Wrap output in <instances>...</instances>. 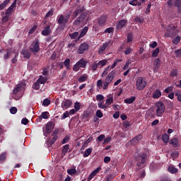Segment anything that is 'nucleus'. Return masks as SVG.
Wrapping results in <instances>:
<instances>
[{"label":"nucleus","instance_id":"obj_1","mask_svg":"<svg viewBox=\"0 0 181 181\" xmlns=\"http://www.w3.org/2000/svg\"><path fill=\"white\" fill-rule=\"evenodd\" d=\"M78 15H80L79 17L74 21V25L76 26L80 25V23L87 18V15H88V12L86 11V7H84V6H78L76 7L71 16L72 19H76Z\"/></svg>","mask_w":181,"mask_h":181},{"label":"nucleus","instance_id":"obj_2","mask_svg":"<svg viewBox=\"0 0 181 181\" xmlns=\"http://www.w3.org/2000/svg\"><path fill=\"white\" fill-rule=\"evenodd\" d=\"M16 9V1L9 6V8L5 12H1L2 22L3 23H6L9 21V16L13 13V11Z\"/></svg>","mask_w":181,"mask_h":181},{"label":"nucleus","instance_id":"obj_3","mask_svg":"<svg viewBox=\"0 0 181 181\" xmlns=\"http://www.w3.org/2000/svg\"><path fill=\"white\" fill-rule=\"evenodd\" d=\"M147 156H148L145 153L135 156L134 160L136 162H137V170H141V169H143V168L145 166Z\"/></svg>","mask_w":181,"mask_h":181},{"label":"nucleus","instance_id":"obj_4","mask_svg":"<svg viewBox=\"0 0 181 181\" xmlns=\"http://www.w3.org/2000/svg\"><path fill=\"white\" fill-rule=\"evenodd\" d=\"M30 50L33 54H36V53L40 52V40H39V38H35L32 42L30 46Z\"/></svg>","mask_w":181,"mask_h":181},{"label":"nucleus","instance_id":"obj_5","mask_svg":"<svg viewBox=\"0 0 181 181\" xmlns=\"http://www.w3.org/2000/svg\"><path fill=\"white\" fill-rule=\"evenodd\" d=\"M146 81L144 80L142 76H139L137 78L136 81V87L138 91H142L145 87H146Z\"/></svg>","mask_w":181,"mask_h":181},{"label":"nucleus","instance_id":"obj_6","mask_svg":"<svg viewBox=\"0 0 181 181\" xmlns=\"http://www.w3.org/2000/svg\"><path fill=\"white\" fill-rule=\"evenodd\" d=\"M156 115L158 117H162L163 115V113L165 112V110H166V107H165V104H163V102H158L156 103Z\"/></svg>","mask_w":181,"mask_h":181},{"label":"nucleus","instance_id":"obj_7","mask_svg":"<svg viewBox=\"0 0 181 181\" xmlns=\"http://www.w3.org/2000/svg\"><path fill=\"white\" fill-rule=\"evenodd\" d=\"M86 67H87V62H86L83 59H81L74 65L73 71H78L80 69H86Z\"/></svg>","mask_w":181,"mask_h":181},{"label":"nucleus","instance_id":"obj_8","mask_svg":"<svg viewBox=\"0 0 181 181\" xmlns=\"http://www.w3.org/2000/svg\"><path fill=\"white\" fill-rule=\"evenodd\" d=\"M177 26L173 25L170 29L167 30L165 34L166 37H175L177 36L178 30H176Z\"/></svg>","mask_w":181,"mask_h":181},{"label":"nucleus","instance_id":"obj_9","mask_svg":"<svg viewBox=\"0 0 181 181\" xmlns=\"http://www.w3.org/2000/svg\"><path fill=\"white\" fill-rule=\"evenodd\" d=\"M90 49V45L87 42H83L79 45V47L77 50L78 54H83L84 52H87Z\"/></svg>","mask_w":181,"mask_h":181},{"label":"nucleus","instance_id":"obj_10","mask_svg":"<svg viewBox=\"0 0 181 181\" xmlns=\"http://www.w3.org/2000/svg\"><path fill=\"white\" fill-rule=\"evenodd\" d=\"M54 128V124H53V122H48L45 126V130L44 131V135L45 136H47L52 131H53Z\"/></svg>","mask_w":181,"mask_h":181},{"label":"nucleus","instance_id":"obj_11","mask_svg":"<svg viewBox=\"0 0 181 181\" xmlns=\"http://www.w3.org/2000/svg\"><path fill=\"white\" fill-rule=\"evenodd\" d=\"M23 87H25V83H20L17 84L13 90V94L14 95H18V93H20V91L23 90Z\"/></svg>","mask_w":181,"mask_h":181},{"label":"nucleus","instance_id":"obj_12","mask_svg":"<svg viewBox=\"0 0 181 181\" xmlns=\"http://www.w3.org/2000/svg\"><path fill=\"white\" fill-rule=\"evenodd\" d=\"M127 23V20H125V19L117 21L116 29L117 30H121V29H122V28H125Z\"/></svg>","mask_w":181,"mask_h":181},{"label":"nucleus","instance_id":"obj_13","mask_svg":"<svg viewBox=\"0 0 181 181\" xmlns=\"http://www.w3.org/2000/svg\"><path fill=\"white\" fill-rule=\"evenodd\" d=\"M110 45H112V42L111 43V41H108L107 42L103 43V46L100 47L99 48V54H103V53H104L105 50L107 49V47H108Z\"/></svg>","mask_w":181,"mask_h":181},{"label":"nucleus","instance_id":"obj_14","mask_svg":"<svg viewBox=\"0 0 181 181\" xmlns=\"http://www.w3.org/2000/svg\"><path fill=\"white\" fill-rule=\"evenodd\" d=\"M105 22H107L106 16H101L98 19V23L99 26H105Z\"/></svg>","mask_w":181,"mask_h":181},{"label":"nucleus","instance_id":"obj_15","mask_svg":"<svg viewBox=\"0 0 181 181\" xmlns=\"http://www.w3.org/2000/svg\"><path fill=\"white\" fill-rule=\"evenodd\" d=\"M115 76V72L112 71V72L109 73L107 76L106 77L105 81L109 84L111 83L112 80H114V76Z\"/></svg>","mask_w":181,"mask_h":181},{"label":"nucleus","instance_id":"obj_16","mask_svg":"<svg viewBox=\"0 0 181 181\" xmlns=\"http://www.w3.org/2000/svg\"><path fill=\"white\" fill-rule=\"evenodd\" d=\"M52 33V28H50V25H47L45 27L44 30L42 31L41 34L42 36H49Z\"/></svg>","mask_w":181,"mask_h":181},{"label":"nucleus","instance_id":"obj_17","mask_svg":"<svg viewBox=\"0 0 181 181\" xmlns=\"http://www.w3.org/2000/svg\"><path fill=\"white\" fill-rule=\"evenodd\" d=\"M159 67H160V59L157 58L153 62V71H158Z\"/></svg>","mask_w":181,"mask_h":181},{"label":"nucleus","instance_id":"obj_18","mask_svg":"<svg viewBox=\"0 0 181 181\" xmlns=\"http://www.w3.org/2000/svg\"><path fill=\"white\" fill-rule=\"evenodd\" d=\"M59 136H54L52 139L50 138L47 139V145L48 146V148H50V146H52L54 142H56V141H57Z\"/></svg>","mask_w":181,"mask_h":181},{"label":"nucleus","instance_id":"obj_19","mask_svg":"<svg viewBox=\"0 0 181 181\" xmlns=\"http://www.w3.org/2000/svg\"><path fill=\"white\" fill-rule=\"evenodd\" d=\"M69 148L70 145L69 144H66L62 146L61 158H64V156H66V154L69 152Z\"/></svg>","mask_w":181,"mask_h":181},{"label":"nucleus","instance_id":"obj_20","mask_svg":"<svg viewBox=\"0 0 181 181\" xmlns=\"http://www.w3.org/2000/svg\"><path fill=\"white\" fill-rule=\"evenodd\" d=\"M21 54H23L24 59H30V56H32V53L25 49H22Z\"/></svg>","mask_w":181,"mask_h":181},{"label":"nucleus","instance_id":"obj_21","mask_svg":"<svg viewBox=\"0 0 181 181\" xmlns=\"http://www.w3.org/2000/svg\"><path fill=\"white\" fill-rule=\"evenodd\" d=\"M142 139L141 135L136 136L134 138H133L132 140H130L131 145H135L139 142V140Z\"/></svg>","mask_w":181,"mask_h":181},{"label":"nucleus","instance_id":"obj_22","mask_svg":"<svg viewBox=\"0 0 181 181\" xmlns=\"http://www.w3.org/2000/svg\"><path fill=\"white\" fill-rule=\"evenodd\" d=\"M162 96V92L159 89H156L154 93H153L152 98H154V100H156L158 98H160Z\"/></svg>","mask_w":181,"mask_h":181},{"label":"nucleus","instance_id":"obj_23","mask_svg":"<svg viewBox=\"0 0 181 181\" xmlns=\"http://www.w3.org/2000/svg\"><path fill=\"white\" fill-rule=\"evenodd\" d=\"M87 32H88V27L86 26L81 31V33L78 37V39H81V37H84V36H86V35H87Z\"/></svg>","mask_w":181,"mask_h":181},{"label":"nucleus","instance_id":"obj_24","mask_svg":"<svg viewBox=\"0 0 181 181\" xmlns=\"http://www.w3.org/2000/svg\"><path fill=\"white\" fill-rule=\"evenodd\" d=\"M170 145H172L173 148H177L179 146V139L174 138L170 141Z\"/></svg>","mask_w":181,"mask_h":181},{"label":"nucleus","instance_id":"obj_25","mask_svg":"<svg viewBox=\"0 0 181 181\" xmlns=\"http://www.w3.org/2000/svg\"><path fill=\"white\" fill-rule=\"evenodd\" d=\"M71 100H66L62 103V107L63 108H65V110H67V108H69V107H71Z\"/></svg>","mask_w":181,"mask_h":181},{"label":"nucleus","instance_id":"obj_26","mask_svg":"<svg viewBox=\"0 0 181 181\" xmlns=\"http://www.w3.org/2000/svg\"><path fill=\"white\" fill-rule=\"evenodd\" d=\"M117 177V175L115 173L108 174L107 177L105 178V181H112V180Z\"/></svg>","mask_w":181,"mask_h":181},{"label":"nucleus","instance_id":"obj_27","mask_svg":"<svg viewBox=\"0 0 181 181\" xmlns=\"http://www.w3.org/2000/svg\"><path fill=\"white\" fill-rule=\"evenodd\" d=\"M135 100H136V98L135 96H132L130 98L124 99V103L125 104H132V103H134Z\"/></svg>","mask_w":181,"mask_h":181},{"label":"nucleus","instance_id":"obj_28","mask_svg":"<svg viewBox=\"0 0 181 181\" xmlns=\"http://www.w3.org/2000/svg\"><path fill=\"white\" fill-rule=\"evenodd\" d=\"M38 83L40 84H45L47 81V78L46 76H40L37 79Z\"/></svg>","mask_w":181,"mask_h":181},{"label":"nucleus","instance_id":"obj_29","mask_svg":"<svg viewBox=\"0 0 181 181\" xmlns=\"http://www.w3.org/2000/svg\"><path fill=\"white\" fill-rule=\"evenodd\" d=\"M91 152H93V148H87L83 155V158H88V156H90V155H91Z\"/></svg>","mask_w":181,"mask_h":181},{"label":"nucleus","instance_id":"obj_30","mask_svg":"<svg viewBox=\"0 0 181 181\" xmlns=\"http://www.w3.org/2000/svg\"><path fill=\"white\" fill-rule=\"evenodd\" d=\"M181 37L180 35H177L173 40L172 42L173 45H177L180 43Z\"/></svg>","mask_w":181,"mask_h":181},{"label":"nucleus","instance_id":"obj_31","mask_svg":"<svg viewBox=\"0 0 181 181\" xmlns=\"http://www.w3.org/2000/svg\"><path fill=\"white\" fill-rule=\"evenodd\" d=\"M87 78H88V76L86 74L82 75L78 79V83H84V81H87Z\"/></svg>","mask_w":181,"mask_h":181},{"label":"nucleus","instance_id":"obj_32","mask_svg":"<svg viewBox=\"0 0 181 181\" xmlns=\"http://www.w3.org/2000/svg\"><path fill=\"white\" fill-rule=\"evenodd\" d=\"M168 172H170V173L175 174V173H177L178 170H177V168H176L173 166H169L168 167Z\"/></svg>","mask_w":181,"mask_h":181},{"label":"nucleus","instance_id":"obj_33","mask_svg":"<svg viewBox=\"0 0 181 181\" xmlns=\"http://www.w3.org/2000/svg\"><path fill=\"white\" fill-rule=\"evenodd\" d=\"M129 5H132L133 6H141V5H142L141 1L138 2V1H129Z\"/></svg>","mask_w":181,"mask_h":181},{"label":"nucleus","instance_id":"obj_34","mask_svg":"<svg viewBox=\"0 0 181 181\" xmlns=\"http://www.w3.org/2000/svg\"><path fill=\"white\" fill-rule=\"evenodd\" d=\"M64 66H66V70L70 69V59L67 58L64 62Z\"/></svg>","mask_w":181,"mask_h":181},{"label":"nucleus","instance_id":"obj_35","mask_svg":"<svg viewBox=\"0 0 181 181\" xmlns=\"http://www.w3.org/2000/svg\"><path fill=\"white\" fill-rule=\"evenodd\" d=\"M175 6L178 8V13H181V1H175Z\"/></svg>","mask_w":181,"mask_h":181},{"label":"nucleus","instance_id":"obj_36","mask_svg":"<svg viewBox=\"0 0 181 181\" xmlns=\"http://www.w3.org/2000/svg\"><path fill=\"white\" fill-rule=\"evenodd\" d=\"M6 160V153H2L0 154V162L1 163H4Z\"/></svg>","mask_w":181,"mask_h":181},{"label":"nucleus","instance_id":"obj_37","mask_svg":"<svg viewBox=\"0 0 181 181\" xmlns=\"http://www.w3.org/2000/svg\"><path fill=\"white\" fill-rule=\"evenodd\" d=\"M169 136L167 134H165L164 135H163L162 136V140L164 142V144H168L169 142Z\"/></svg>","mask_w":181,"mask_h":181},{"label":"nucleus","instance_id":"obj_38","mask_svg":"<svg viewBox=\"0 0 181 181\" xmlns=\"http://www.w3.org/2000/svg\"><path fill=\"white\" fill-rule=\"evenodd\" d=\"M134 40V34L132 33H129L127 35V43H129Z\"/></svg>","mask_w":181,"mask_h":181},{"label":"nucleus","instance_id":"obj_39","mask_svg":"<svg viewBox=\"0 0 181 181\" xmlns=\"http://www.w3.org/2000/svg\"><path fill=\"white\" fill-rule=\"evenodd\" d=\"M175 97H177V101H179L180 103H181V90H177V91L175 93Z\"/></svg>","mask_w":181,"mask_h":181},{"label":"nucleus","instance_id":"obj_40","mask_svg":"<svg viewBox=\"0 0 181 181\" xmlns=\"http://www.w3.org/2000/svg\"><path fill=\"white\" fill-rule=\"evenodd\" d=\"M71 16V12H68L66 13L65 16L64 17V23H67L69 22V19H70V16Z\"/></svg>","mask_w":181,"mask_h":181},{"label":"nucleus","instance_id":"obj_41","mask_svg":"<svg viewBox=\"0 0 181 181\" xmlns=\"http://www.w3.org/2000/svg\"><path fill=\"white\" fill-rule=\"evenodd\" d=\"M9 4V1H4L2 4H0V11H2L6 8V6Z\"/></svg>","mask_w":181,"mask_h":181},{"label":"nucleus","instance_id":"obj_42","mask_svg":"<svg viewBox=\"0 0 181 181\" xmlns=\"http://www.w3.org/2000/svg\"><path fill=\"white\" fill-rule=\"evenodd\" d=\"M164 92L166 94H169V93H173V86H168L167 88L164 90Z\"/></svg>","mask_w":181,"mask_h":181},{"label":"nucleus","instance_id":"obj_43","mask_svg":"<svg viewBox=\"0 0 181 181\" xmlns=\"http://www.w3.org/2000/svg\"><path fill=\"white\" fill-rule=\"evenodd\" d=\"M67 173L71 175H76V173H77V170H76V168H71L67 170Z\"/></svg>","mask_w":181,"mask_h":181},{"label":"nucleus","instance_id":"obj_44","mask_svg":"<svg viewBox=\"0 0 181 181\" xmlns=\"http://www.w3.org/2000/svg\"><path fill=\"white\" fill-rule=\"evenodd\" d=\"M58 23H59V25H66V23H64V16H63V15H61L59 17Z\"/></svg>","mask_w":181,"mask_h":181},{"label":"nucleus","instance_id":"obj_45","mask_svg":"<svg viewBox=\"0 0 181 181\" xmlns=\"http://www.w3.org/2000/svg\"><path fill=\"white\" fill-rule=\"evenodd\" d=\"M40 118H43L44 119H47L49 118V112H44L41 114Z\"/></svg>","mask_w":181,"mask_h":181},{"label":"nucleus","instance_id":"obj_46","mask_svg":"<svg viewBox=\"0 0 181 181\" xmlns=\"http://www.w3.org/2000/svg\"><path fill=\"white\" fill-rule=\"evenodd\" d=\"M107 59H103L98 62V65L101 66V67H103V66H105V64H107Z\"/></svg>","mask_w":181,"mask_h":181},{"label":"nucleus","instance_id":"obj_47","mask_svg":"<svg viewBox=\"0 0 181 181\" xmlns=\"http://www.w3.org/2000/svg\"><path fill=\"white\" fill-rule=\"evenodd\" d=\"M70 141V136H66L62 141V144H67Z\"/></svg>","mask_w":181,"mask_h":181},{"label":"nucleus","instance_id":"obj_48","mask_svg":"<svg viewBox=\"0 0 181 181\" xmlns=\"http://www.w3.org/2000/svg\"><path fill=\"white\" fill-rule=\"evenodd\" d=\"M160 49L159 48H156L153 51L152 57H158V54H159Z\"/></svg>","mask_w":181,"mask_h":181},{"label":"nucleus","instance_id":"obj_49","mask_svg":"<svg viewBox=\"0 0 181 181\" xmlns=\"http://www.w3.org/2000/svg\"><path fill=\"white\" fill-rule=\"evenodd\" d=\"M122 62V59H116L114 63L111 65L110 69H112L118 64V63Z\"/></svg>","mask_w":181,"mask_h":181},{"label":"nucleus","instance_id":"obj_50","mask_svg":"<svg viewBox=\"0 0 181 181\" xmlns=\"http://www.w3.org/2000/svg\"><path fill=\"white\" fill-rule=\"evenodd\" d=\"M171 77H176L177 76V69H173L170 74Z\"/></svg>","mask_w":181,"mask_h":181},{"label":"nucleus","instance_id":"obj_51","mask_svg":"<svg viewBox=\"0 0 181 181\" xmlns=\"http://www.w3.org/2000/svg\"><path fill=\"white\" fill-rule=\"evenodd\" d=\"M112 103H114V98L112 97L107 98L106 100L107 105H111Z\"/></svg>","mask_w":181,"mask_h":181},{"label":"nucleus","instance_id":"obj_52","mask_svg":"<svg viewBox=\"0 0 181 181\" xmlns=\"http://www.w3.org/2000/svg\"><path fill=\"white\" fill-rule=\"evenodd\" d=\"M132 63V62L131 60H128L124 67H123V70H127L129 67V64H131Z\"/></svg>","mask_w":181,"mask_h":181},{"label":"nucleus","instance_id":"obj_53","mask_svg":"<svg viewBox=\"0 0 181 181\" xmlns=\"http://www.w3.org/2000/svg\"><path fill=\"white\" fill-rule=\"evenodd\" d=\"M33 88H35V90H39L40 88V82H38V81H36V83H35L33 84Z\"/></svg>","mask_w":181,"mask_h":181},{"label":"nucleus","instance_id":"obj_54","mask_svg":"<svg viewBox=\"0 0 181 181\" xmlns=\"http://www.w3.org/2000/svg\"><path fill=\"white\" fill-rule=\"evenodd\" d=\"M42 105H43L45 107H47L48 105H50V100H49V99H47V98L44 99Z\"/></svg>","mask_w":181,"mask_h":181},{"label":"nucleus","instance_id":"obj_55","mask_svg":"<svg viewBox=\"0 0 181 181\" xmlns=\"http://www.w3.org/2000/svg\"><path fill=\"white\" fill-rule=\"evenodd\" d=\"M172 158L173 159H176V158H179V151H174L171 153Z\"/></svg>","mask_w":181,"mask_h":181},{"label":"nucleus","instance_id":"obj_56","mask_svg":"<svg viewBox=\"0 0 181 181\" xmlns=\"http://www.w3.org/2000/svg\"><path fill=\"white\" fill-rule=\"evenodd\" d=\"M11 114L15 115L16 112H18V108L16 107H12L10 109Z\"/></svg>","mask_w":181,"mask_h":181},{"label":"nucleus","instance_id":"obj_57","mask_svg":"<svg viewBox=\"0 0 181 181\" xmlns=\"http://www.w3.org/2000/svg\"><path fill=\"white\" fill-rule=\"evenodd\" d=\"M101 167H98V168H97L95 170H94L93 172H92V173L95 175V176H96V175L98 174V173H100V172L101 171Z\"/></svg>","mask_w":181,"mask_h":181},{"label":"nucleus","instance_id":"obj_58","mask_svg":"<svg viewBox=\"0 0 181 181\" xmlns=\"http://www.w3.org/2000/svg\"><path fill=\"white\" fill-rule=\"evenodd\" d=\"M54 11H53V8H52L50 11H49L47 13V14H46V16H45V18H50V16H53V13H54Z\"/></svg>","mask_w":181,"mask_h":181},{"label":"nucleus","instance_id":"obj_59","mask_svg":"<svg viewBox=\"0 0 181 181\" xmlns=\"http://www.w3.org/2000/svg\"><path fill=\"white\" fill-rule=\"evenodd\" d=\"M80 107H81L80 105V103H78V102L75 103V104H74L75 111H76V112L79 111L80 110Z\"/></svg>","mask_w":181,"mask_h":181},{"label":"nucleus","instance_id":"obj_60","mask_svg":"<svg viewBox=\"0 0 181 181\" xmlns=\"http://www.w3.org/2000/svg\"><path fill=\"white\" fill-rule=\"evenodd\" d=\"M105 138V135L100 134L99 136H98L97 141H98L99 142H103V141H104Z\"/></svg>","mask_w":181,"mask_h":181},{"label":"nucleus","instance_id":"obj_61","mask_svg":"<svg viewBox=\"0 0 181 181\" xmlns=\"http://www.w3.org/2000/svg\"><path fill=\"white\" fill-rule=\"evenodd\" d=\"M133 49L130 47H127L126 50L124 51V54L128 55L130 54V53H132Z\"/></svg>","mask_w":181,"mask_h":181},{"label":"nucleus","instance_id":"obj_62","mask_svg":"<svg viewBox=\"0 0 181 181\" xmlns=\"http://www.w3.org/2000/svg\"><path fill=\"white\" fill-rule=\"evenodd\" d=\"M175 54L176 57H181V49H176L175 51Z\"/></svg>","mask_w":181,"mask_h":181},{"label":"nucleus","instance_id":"obj_63","mask_svg":"<svg viewBox=\"0 0 181 181\" xmlns=\"http://www.w3.org/2000/svg\"><path fill=\"white\" fill-rule=\"evenodd\" d=\"M69 36L71 37V39H76V37L78 36V32H75L72 34H70Z\"/></svg>","mask_w":181,"mask_h":181},{"label":"nucleus","instance_id":"obj_64","mask_svg":"<svg viewBox=\"0 0 181 181\" xmlns=\"http://www.w3.org/2000/svg\"><path fill=\"white\" fill-rule=\"evenodd\" d=\"M114 32V28L110 27L105 30V33H112Z\"/></svg>","mask_w":181,"mask_h":181}]
</instances>
